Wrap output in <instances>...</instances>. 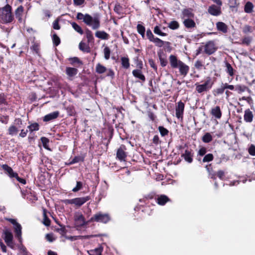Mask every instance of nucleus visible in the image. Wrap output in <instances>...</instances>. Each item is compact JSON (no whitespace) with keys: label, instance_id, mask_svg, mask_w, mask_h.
<instances>
[{"label":"nucleus","instance_id":"obj_1","mask_svg":"<svg viewBox=\"0 0 255 255\" xmlns=\"http://www.w3.org/2000/svg\"><path fill=\"white\" fill-rule=\"evenodd\" d=\"M76 17L79 20H83L85 24L91 26L93 29H98L100 26V18L98 16L92 17L89 14H84L78 12Z\"/></svg>","mask_w":255,"mask_h":255},{"label":"nucleus","instance_id":"obj_2","mask_svg":"<svg viewBox=\"0 0 255 255\" xmlns=\"http://www.w3.org/2000/svg\"><path fill=\"white\" fill-rule=\"evenodd\" d=\"M0 15L1 20L4 22H11L13 19V16L11 13V7L7 4L2 8H0Z\"/></svg>","mask_w":255,"mask_h":255},{"label":"nucleus","instance_id":"obj_3","mask_svg":"<svg viewBox=\"0 0 255 255\" xmlns=\"http://www.w3.org/2000/svg\"><path fill=\"white\" fill-rule=\"evenodd\" d=\"M90 199V196H87L82 197H77L72 199H65L62 200V202L65 205L73 204L76 207L79 208Z\"/></svg>","mask_w":255,"mask_h":255},{"label":"nucleus","instance_id":"obj_4","mask_svg":"<svg viewBox=\"0 0 255 255\" xmlns=\"http://www.w3.org/2000/svg\"><path fill=\"white\" fill-rule=\"evenodd\" d=\"M213 84V83L211 78L209 77H208L206 78L204 84L196 85V90L199 93H201L203 92L207 91L212 88Z\"/></svg>","mask_w":255,"mask_h":255},{"label":"nucleus","instance_id":"obj_5","mask_svg":"<svg viewBox=\"0 0 255 255\" xmlns=\"http://www.w3.org/2000/svg\"><path fill=\"white\" fill-rule=\"evenodd\" d=\"M5 220L10 222L14 226V232L15 233L16 237L18 238L20 243L22 242L21 238V225L17 222L15 219L5 218Z\"/></svg>","mask_w":255,"mask_h":255},{"label":"nucleus","instance_id":"obj_6","mask_svg":"<svg viewBox=\"0 0 255 255\" xmlns=\"http://www.w3.org/2000/svg\"><path fill=\"white\" fill-rule=\"evenodd\" d=\"M110 220V217L108 214H102L99 213L92 217L89 222L96 221L97 222H101L103 223H107Z\"/></svg>","mask_w":255,"mask_h":255},{"label":"nucleus","instance_id":"obj_7","mask_svg":"<svg viewBox=\"0 0 255 255\" xmlns=\"http://www.w3.org/2000/svg\"><path fill=\"white\" fill-rule=\"evenodd\" d=\"M3 234L4 235V240L7 246L12 249H14V245L12 241L13 235L10 231L5 228L3 230Z\"/></svg>","mask_w":255,"mask_h":255},{"label":"nucleus","instance_id":"obj_8","mask_svg":"<svg viewBox=\"0 0 255 255\" xmlns=\"http://www.w3.org/2000/svg\"><path fill=\"white\" fill-rule=\"evenodd\" d=\"M204 52L208 55H211L217 49V47L213 41L207 42L204 47Z\"/></svg>","mask_w":255,"mask_h":255},{"label":"nucleus","instance_id":"obj_9","mask_svg":"<svg viewBox=\"0 0 255 255\" xmlns=\"http://www.w3.org/2000/svg\"><path fill=\"white\" fill-rule=\"evenodd\" d=\"M74 221L75 225L77 227H81L84 225L87 224L88 222L85 220L84 217L81 213H76L74 216Z\"/></svg>","mask_w":255,"mask_h":255},{"label":"nucleus","instance_id":"obj_10","mask_svg":"<svg viewBox=\"0 0 255 255\" xmlns=\"http://www.w3.org/2000/svg\"><path fill=\"white\" fill-rule=\"evenodd\" d=\"M14 124L16 126H11L8 128V133L10 135H13L16 134L18 128H20V125L22 124V121L20 119H16L15 120Z\"/></svg>","mask_w":255,"mask_h":255},{"label":"nucleus","instance_id":"obj_11","mask_svg":"<svg viewBox=\"0 0 255 255\" xmlns=\"http://www.w3.org/2000/svg\"><path fill=\"white\" fill-rule=\"evenodd\" d=\"M184 106V104L182 102H178L177 105L175 107L176 116L178 119H182Z\"/></svg>","mask_w":255,"mask_h":255},{"label":"nucleus","instance_id":"obj_12","mask_svg":"<svg viewBox=\"0 0 255 255\" xmlns=\"http://www.w3.org/2000/svg\"><path fill=\"white\" fill-rule=\"evenodd\" d=\"M169 60L171 67L172 68H177L180 63L182 62V61L178 60L176 56L173 55H170Z\"/></svg>","mask_w":255,"mask_h":255},{"label":"nucleus","instance_id":"obj_13","mask_svg":"<svg viewBox=\"0 0 255 255\" xmlns=\"http://www.w3.org/2000/svg\"><path fill=\"white\" fill-rule=\"evenodd\" d=\"M208 11L210 14L214 16L219 15L221 13V7L217 6V5H215L214 4H212L211 6H210L208 9Z\"/></svg>","mask_w":255,"mask_h":255},{"label":"nucleus","instance_id":"obj_14","mask_svg":"<svg viewBox=\"0 0 255 255\" xmlns=\"http://www.w3.org/2000/svg\"><path fill=\"white\" fill-rule=\"evenodd\" d=\"M157 55L162 67H165L167 64L166 54L162 51L160 50L157 52Z\"/></svg>","mask_w":255,"mask_h":255},{"label":"nucleus","instance_id":"obj_15","mask_svg":"<svg viewBox=\"0 0 255 255\" xmlns=\"http://www.w3.org/2000/svg\"><path fill=\"white\" fill-rule=\"evenodd\" d=\"M126 148L125 146H121L117 150V157L121 161L125 160L127 156L126 153L125 151Z\"/></svg>","mask_w":255,"mask_h":255},{"label":"nucleus","instance_id":"obj_16","mask_svg":"<svg viewBox=\"0 0 255 255\" xmlns=\"http://www.w3.org/2000/svg\"><path fill=\"white\" fill-rule=\"evenodd\" d=\"M177 68L179 69L180 74L184 76L187 75L189 70V66L183 62L180 63Z\"/></svg>","mask_w":255,"mask_h":255},{"label":"nucleus","instance_id":"obj_17","mask_svg":"<svg viewBox=\"0 0 255 255\" xmlns=\"http://www.w3.org/2000/svg\"><path fill=\"white\" fill-rule=\"evenodd\" d=\"M212 115L217 119H220L222 117V112L219 106H216L212 108L211 111Z\"/></svg>","mask_w":255,"mask_h":255},{"label":"nucleus","instance_id":"obj_18","mask_svg":"<svg viewBox=\"0 0 255 255\" xmlns=\"http://www.w3.org/2000/svg\"><path fill=\"white\" fill-rule=\"evenodd\" d=\"M24 8L22 5L18 6L15 11V15L18 20L21 22L22 21V15L23 14Z\"/></svg>","mask_w":255,"mask_h":255},{"label":"nucleus","instance_id":"obj_19","mask_svg":"<svg viewBox=\"0 0 255 255\" xmlns=\"http://www.w3.org/2000/svg\"><path fill=\"white\" fill-rule=\"evenodd\" d=\"M59 115V112L58 111H55L51 113L44 116L43 118V121L45 122H48L54 120L58 117Z\"/></svg>","mask_w":255,"mask_h":255},{"label":"nucleus","instance_id":"obj_20","mask_svg":"<svg viewBox=\"0 0 255 255\" xmlns=\"http://www.w3.org/2000/svg\"><path fill=\"white\" fill-rule=\"evenodd\" d=\"M170 199L168 197L165 195H161L157 197L156 198V201L158 204L163 206L166 203L169 201Z\"/></svg>","mask_w":255,"mask_h":255},{"label":"nucleus","instance_id":"obj_21","mask_svg":"<svg viewBox=\"0 0 255 255\" xmlns=\"http://www.w3.org/2000/svg\"><path fill=\"white\" fill-rule=\"evenodd\" d=\"M182 19H186L194 17V14L191 9H185L182 11Z\"/></svg>","mask_w":255,"mask_h":255},{"label":"nucleus","instance_id":"obj_22","mask_svg":"<svg viewBox=\"0 0 255 255\" xmlns=\"http://www.w3.org/2000/svg\"><path fill=\"white\" fill-rule=\"evenodd\" d=\"M132 75L135 78H137L142 81L144 82L145 80V76L142 73L141 70L135 69L132 71Z\"/></svg>","mask_w":255,"mask_h":255},{"label":"nucleus","instance_id":"obj_23","mask_svg":"<svg viewBox=\"0 0 255 255\" xmlns=\"http://www.w3.org/2000/svg\"><path fill=\"white\" fill-rule=\"evenodd\" d=\"M184 25L187 28H194L196 26V23L191 18L183 19Z\"/></svg>","mask_w":255,"mask_h":255},{"label":"nucleus","instance_id":"obj_24","mask_svg":"<svg viewBox=\"0 0 255 255\" xmlns=\"http://www.w3.org/2000/svg\"><path fill=\"white\" fill-rule=\"evenodd\" d=\"M253 114L250 110H247L245 112L244 120L248 123H251L253 119Z\"/></svg>","mask_w":255,"mask_h":255},{"label":"nucleus","instance_id":"obj_25","mask_svg":"<svg viewBox=\"0 0 255 255\" xmlns=\"http://www.w3.org/2000/svg\"><path fill=\"white\" fill-rule=\"evenodd\" d=\"M95 36L101 39L107 40L109 38V35L104 31H97Z\"/></svg>","mask_w":255,"mask_h":255},{"label":"nucleus","instance_id":"obj_26","mask_svg":"<svg viewBox=\"0 0 255 255\" xmlns=\"http://www.w3.org/2000/svg\"><path fill=\"white\" fill-rule=\"evenodd\" d=\"M79 48L80 50L84 52L89 53L90 52V48L89 45L82 41L79 43Z\"/></svg>","mask_w":255,"mask_h":255},{"label":"nucleus","instance_id":"obj_27","mask_svg":"<svg viewBox=\"0 0 255 255\" xmlns=\"http://www.w3.org/2000/svg\"><path fill=\"white\" fill-rule=\"evenodd\" d=\"M78 70L76 68L71 67H67L66 69V74L70 76L73 77L77 74Z\"/></svg>","mask_w":255,"mask_h":255},{"label":"nucleus","instance_id":"obj_28","mask_svg":"<svg viewBox=\"0 0 255 255\" xmlns=\"http://www.w3.org/2000/svg\"><path fill=\"white\" fill-rule=\"evenodd\" d=\"M217 28L218 30L221 31L224 33L227 32V26L223 22H218L216 24Z\"/></svg>","mask_w":255,"mask_h":255},{"label":"nucleus","instance_id":"obj_29","mask_svg":"<svg viewBox=\"0 0 255 255\" xmlns=\"http://www.w3.org/2000/svg\"><path fill=\"white\" fill-rule=\"evenodd\" d=\"M96 71L98 74H103L107 71V68L100 63H98L96 67Z\"/></svg>","mask_w":255,"mask_h":255},{"label":"nucleus","instance_id":"obj_30","mask_svg":"<svg viewBox=\"0 0 255 255\" xmlns=\"http://www.w3.org/2000/svg\"><path fill=\"white\" fill-rule=\"evenodd\" d=\"M103 248L101 247L90 250L89 252V255H101Z\"/></svg>","mask_w":255,"mask_h":255},{"label":"nucleus","instance_id":"obj_31","mask_svg":"<svg viewBox=\"0 0 255 255\" xmlns=\"http://www.w3.org/2000/svg\"><path fill=\"white\" fill-rule=\"evenodd\" d=\"M18 255H28V252L26 248L22 244H20L18 247Z\"/></svg>","mask_w":255,"mask_h":255},{"label":"nucleus","instance_id":"obj_32","mask_svg":"<svg viewBox=\"0 0 255 255\" xmlns=\"http://www.w3.org/2000/svg\"><path fill=\"white\" fill-rule=\"evenodd\" d=\"M121 62L122 66L125 69H128L129 67V59L126 57L121 58Z\"/></svg>","mask_w":255,"mask_h":255},{"label":"nucleus","instance_id":"obj_33","mask_svg":"<svg viewBox=\"0 0 255 255\" xmlns=\"http://www.w3.org/2000/svg\"><path fill=\"white\" fill-rule=\"evenodd\" d=\"M202 139L204 142L209 143L212 140L213 137L210 133L206 132L202 137Z\"/></svg>","mask_w":255,"mask_h":255},{"label":"nucleus","instance_id":"obj_34","mask_svg":"<svg viewBox=\"0 0 255 255\" xmlns=\"http://www.w3.org/2000/svg\"><path fill=\"white\" fill-rule=\"evenodd\" d=\"M253 4L251 2L248 1L245 5V11L247 13H251L253 11Z\"/></svg>","mask_w":255,"mask_h":255},{"label":"nucleus","instance_id":"obj_35","mask_svg":"<svg viewBox=\"0 0 255 255\" xmlns=\"http://www.w3.org/2000/svg\"><path fill=\"white\" fill-rule=\"evenodd\" d=\"M137 30L138 33L141 35L142 38H144L145 37V27L143 25L138 24L137 25Z\"/></svg>","mask_w":255,"mask_h":255},{"label":"nucleus","instance_id":"obj_36","mask_svg":"<svg viewBox=\"0 0 255 255\" xmlns=\"http://www.w3.org/2000/svg\"><path fill=\"white\" fill-rule=\"evenodd\" d=\"M226 71L231 76H233L234 75V70L231 65L229 63H226Z\"/></svg>","mask_w":255,"mask_h":255},{"label":"nucleus","instance_id":"obj_37","mask_svg":"<svg viewBox=\"0 0 255 255\" xmlns=\"http://www.w3.org/2000/svg\"><path fill=\"white\" fill-rule=\"evenodd\" d=\"M247 90H249L248 88L245 85H237L235 86V90L239 94L245 92Z\"/></svg>","mask_w":255,"mask_h":255},{"label":"nucleus","instance_id":"obj_38","mask_svg":"<svg viewBox=\"0 0 255 255\" xmlns=\"http://www.w3.org/2000/svg\"><path fill=\"white\" fill-rule=\"evenodd\" d=\"M71 25L74 29L77 32L80 33V34H83V31L81 27L77 24L76 22H72Z\"/></svg>","mask_w":255,"mask_h":255},{"label":"nucleus","instance_id":"obj_39","mask_svg":"<svg viewBox=\"0 0 255 255\" xmlns=\"http://www.w3.org/2000/svg\"><path fill=\"white\" fill-rule=\"evenodd\" d=\"M168 26L170 29L174 30L179 27V24L177 21L173 20L168 23Z\"/></svg>","mask_w":255,"mask_h":255},{"label":"nucleus","instance_id":"obj_40","mask_svg":"<svg viewBox=\"0 0 255 255\" xmlns=\"http://www.w3.org/2000/svg\"><path fill=\"white\" fill-rule=\"evenodd\" d=\"M28 128L30 132L39 130V125L37 123H33L28 126Z\"/></svg>","mask_w":255,"mask_h":255},{"label":"nucleus","instance_id":"obj_41","mask_svg":"<svg viewBox=\"0 0 255 255\" xmlns=\"http://www.w3.org/2000/svg\"><path fill=\"white\" fill-rule=\"evenodd\" d=\"M152 42H153L156 46L159 47H162L164 44L163 41L157 37H155Z\"/></svg>","mask_w":255,"mask_h":255},{"label":"nucleus","instance_id":"obj_42","mask_svg":"<svg viewBox=\"0 0 255 255\" xmlns=\"http://www.w3.org/2000/svg\"><path fill=\"white\" fill-rule=\"evenodd\" d=\"M153 31L154 32V33H155L157 35H159L160 36H166V35H167V34L166 33L161 32L159 27L157 25L154 27Z\"/></svg>","mask_w":255,"mask_h":255},{"label":"nucleus","instance_id":"obj_43","mask_svg":"<svg viewBox=\"0 0 255 255\" xmlns=\"http://www.w3.org/2000/svg\"><path fill=\"white\" fill-rule=\"evenodd\" d=\"M104 53L105 58L106 60H108L110 58V54H111L110 49L107 46L105 47L104 49Z\"/></svg>","mask_w":255,"mask_h":255},{"label":"nucleus","instance_id":"obj_44","mask_svg":"<svg viewBox=\"0 0 255 255\" xmlns=\"http://www.w3.org/2000/svg\"><path fill=\"white\" fill-rule=\"evenodd\" d=\"M86 37L89 42H92L94 40V37L92 32L90 30H87L86 32Z\"/></svg>","mask_w":255,"mask_h":255},{"label":"nucleus","instance_id":"obj_45","mask_svg":"<svg viewBox=\"0 0 255 255\" xmlns=\"http://www.w3.org/2000/svg\"><path fill=\"white\" fill-rule=\"evenodd\" d=\"M83 187V183L80 181H77L76 183V186L73 189L72 191L74 192H77L80 190Z\"/></svg>","mask_w":255,"mask_h":255},{"label":"nucleus","instance_id":"obj_46","mask_svg":"<svg viewBox=\"0 0 255 255\" xmlns=\"http://www.w3.org/2000/svg\"><path fill=\"white\" fill-rule=\"evenodd\" d=\"M213 155L211 153H209L206 154L204 157L203 159V162H210L213 159Z\"/></svg>","mask_w":255,"mask_h":255},{"label":"nucleus","instance_id":"obj_47","mask_svg":"<svg viewBox=\"0 0 255 255\" xmlns=\"http://www.w3.org/2000/svg\"><path fill=\"white\" fill-rule=\"evenodd\" d=\"M147 38L148 39V40L152 42V40L155 38L153 34H152L151 31L150 29H148L146 30V33Z\"/></svg>","mask_w":255,"mask_h":255},{"label":"nucleus","instance_id":"obj_48","mask_svg":"<svg viewBox=\"0 0 255 255\" xmlns=\"http://www.w3.org/2000/svg\"><path fill=\"white\" fill-rule=\"evenodd\" d=\"M158 130L162 136L167 135L168 133V130L162 126L158 127Z\"/></svg>","mask_w":255,"mask_h":255},{"label":"nucleus","instance_id":"obj_49","mask_svg":"<svg viewBox=\"0 0 255 255\" xmlns=\"http://www.w3.org/2000/svg\"><path fill=\"white\" fill-rule=\"evenodd\" d=\"M183 156L184 159L189 163H191L192 161V158L190 156V153L188 151H185V153Z\"/></svg>","mask_w":255,"mask_h":255},{"label":"nucleus","instance_id":"obj_50","mask_svg":"<svg viewBox=\"0 0 255 255\" xmlns=\"http://www.w3.org/2000/svg\"><path fill=\"white\" fill-rule=\"evenodd\" d=\"M52 40L54 44L56 46H58L60 43L59 37L55 34L53 35Z\"/></svg>","mask_w":255,"mask_h":255},{"label":"nucleus","instance_id":"obj_51","mask_svg":"<svg viewBox=\"0 0 255 255\" xmlns=\"http://www.w3.org/2000/svg\"><path fill=\"white\" fill-rule=\"evenodd\" d=\"M252 40V38L250 36L245 37L242 40V44L249 45Z\"/></svg>","mask_w":255,"mask_h":255},{"label":"nucleus","instance_id":"obj_52","mask_svg":"<svg viewBox=\"0 0 255 255\" xmlns=\"http://www.w3.org/2000/svg\"><path fill=\"white\" fill-rule=\"evenodd\" d=\"M41 142L43 144L44 147L47 148V144L49 143V139L45 137H42L41 138Z\"/></svg>","mask_w":255,"mask_h":255},{"label":"nucleus","instance_id":"obj_53","mask_svg":"<svg viewBox=\"0 0 255 255\" xmlns=\"http://www.w3.org/2000/svg\"><path fill=\"white\" fill-rule=\"evenodd\" d=\"M243 31L244 33L252 32V27L249 25H245L243 29Z\"/></svg>","mask_w":255,"mask_h":255},{"label":"nucleus","instance_id":"obj_54","mask_svg":"<svg viewBox=\"0 0 255 255\" xmlns=\"http://www.w3.org/2000/svg\"><path fill=\"white\" fill-rule=\"evenodd\" d=\"M148 62L150 66L152 67L155 71H156L157 68L153 60L150 59L148 60Z\"/></svg>","mask_w":255,"mask_h":255},{"label":"nucleus","instance_id":"obj_55","mask_svg":"<svg viewBox=\"0 0 255 255\" xmlns=\"http://www.w3.org/2000/svg\"><path fill=\"white\" fill-rule=\"evenodd\" d=\"M43 224L46 226H49L50 224V220L46 217L45 213H44V221Z\"/></svg>","mask_w":255,"mask_h":255},{"label":"nucleus","instance_id":"obj_56","mask_svg":"<svg viewBox=\"0 0 255 255\" xmlns=\"http://www.w3.org/2000/svg\"><path fill=\"white\" fill-rule=\"evenodd\" d=\"M69 60L71 61V63L72 64H73L74 63H78V64H81L82 63L81 62L79 59V58H77V57L71 58Z\"/></svg>","mask_w":255,"mask_h":255},{"label":"nucleus","instance_id":"obj_57","mask_svg":"<svg viewBox=\"0 0 255 255\" xmlns=\"http://www.w3.org/2000/svg\"><path fill=\"white\" fill-rule=\"evenodd\" d=\"M194 66L196 69H201L203 66L202 62L200 60H197L196 61Z\"/></svg>","mask_w":255,"mask_h":255},{"label":"nucleus","instance_id":"obj_58","mask_svg":"<svg viewBox=\"0 0 255 255\" xmlns=\"http://www.w3.org/2000/svg\"><path fill=\"white\" fill-rule=\"evenodd\" d=\"M249 153L253 156L255 155V146L254 145H251L249 149Z\"/></svg>","mask_w":255,"mask_h":255},{"label":"nucleus","instance_id":"obj_59","mask_svg":"<svg viewBox=\"0 0 255 255\" xmlns=\"http://www.w3.org/2000/svg\"><path fill=\"white\" fill-rule=\"evenodd\" d=\"M53 27L54 29L59 30L60 28V26L58 23V20L57 19L53 22Z\"/></svg>","mask_w":255,"mask_h":255},{"label":"nucleus","instance_id":"obj_60","mask_svg":"<svg viewBox=\"0 0 255 255\" xmlns=\"http://www.w3.org/2000/svg\"><path fill=\"white\" fill-rule=\"evenodd\" d=\"M224 89H229L231 90H234V89H235V87L234 85H229L227 83L224 84Z\"/></svg>","mask_w":255,"mask_h":255},{"label":"nucleus","instance_id":"obj_61","mask_svg":"<svg viewBox=\"0 0 255 255\" xmlns=\"http://www.w3.org/2000/svg\"><path fill=\"white\" fill-rule=\"evenodd\" d=\"M217 175L220 179H223L225 176V173L222 170H219L217 172Z\"/></svg>","mask_w":255,"mask_h":255},{"label":"nucleus","instance_id":"obj_62","mask_svg":"<svg viewBox=\"0 0 255 255\" xmlns=\"http://www.w3.org/2000/svg\"><path fill=\"white\" fill-rule=\"evenodd\" d=\"M229 3L231 7H234L237 5V0H229Z\"/></svg>","mask_w":255,"mask_h":255},{"label":"nucleus","instance_id":"obj_63","mask_svg":"<svg viewBox=\"0 0 255 255\" xmlns=\"http://www.w3.org/2000/svg\"><path fill=\"white\" fill-rule=\"evenodd\" d=\"M206 153V149L205 147L201 148L198 151V154L201 156H203V155H205Z\"/></svg>","mask_w":255,"mask_h":255},{"label":"nucleus","instance_id":"obj_64","mask_svg":"<svg viewBox=\"0 0 255 255\" xmlns=\"http://www.w3.org/2000/svg\"><path fill=\"white\" fill-rule=\"evenodd\" d=\"M2 168L5 171L7 172V173L10 172L12 170V169L10 167L8 166L6 164L3 165L2 166Z\"/></svg>","mask_w":255,"mask_h":255}]
</instances>
